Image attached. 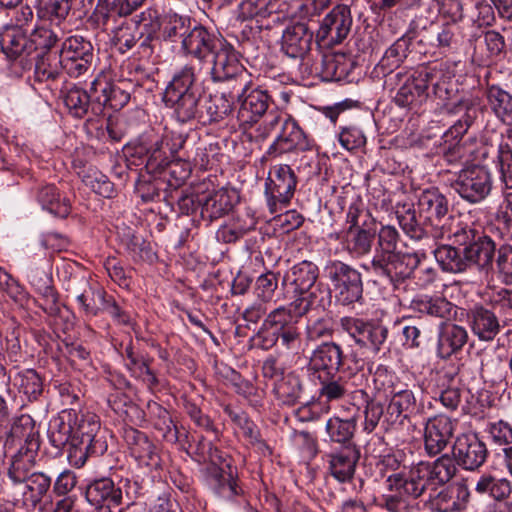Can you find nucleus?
<instances>
[{
	"label": "nucleus",
	"mask_w": 512,
	"mask_h": 512,
	"mask_svg": "<svg viewBox=\"0 0 512 512\" xmlns=\"http://www.w3.org/2000/svg\"><path fill=\"white\" fill-rule=\"evenodd\" d=\"M196 78V66L187 64L174 74L164 92L165 105L182 123L200 119L202 94L195 86Z\"/></svg>",
	"instance_id": "obj_1"
},
{
	"label": "nucleus",
	"mask_w": 512,
	"mask_h": 512,
	"mask_svg": "<svg viewBox=\"0 0 512 512\" xmlns=\"http://www.w3.org/2000/svg\"><path fill=\"white\" fill-rule=\"evenodd\" d=\"M420 217L435 240L449 239L463 223L449 213V201L437 188L422 191L418 198Z\"/></svg>",
	"instance_id": "obj_2"
},
{
	"label": "nucleus",
	"mask_w": 512,
	"mask_h": 512,
	"mask_svg": "<svg viewBox=\"0 0 512 512\" xmlns=\"http://www.w3.org/2000/svg\"><path fill=\"white\" fill-rule=\"evenodd\" d=\"M69 422L72 423L73 436L69 459L78 468L85 465L89 456L102 453L103 445L96 438L100 430L99 417L94 413L69 412Z\"/></svg>",
	"instance_id": "obj_3"
},
{
	"label": "nucleus",
	"mask_w": 512,
	"mask_h": 512,
	"mask_svg": "<svg viewBox=\"0 0 512 512\" xmlns=\"http://www.w3.org/2000/svg\"><path fill=\"white\" fill-rule=\"evenodd\" d=\"M455 228L453 235L448 240H451L453 245L464 247L469 269L475 267L486 273L491 271L496 252L495 242L468 224L463 223Z\"/></svg>",
	"instance_id": "obj_4"
},
{
	"label": "nucleus",
	"mask_w": 512,
	"mask_h": 512,
	"mask_svg": "<svg viewBox=\"0 0 512 512\" xmlns=\"http://www.w3.org/2000/svg\"><path fill=\"white\" fill-rule=\"evenodd\" d=\"M272 331L274 339L268 340L263 337V345L269 347L279 343L287 350L298 351L301 347V331L297 321L293 320L291 310L279 307L271 311L262 323L257 336L260 338L265 332Z\"/></svg>",
	"instance_id": "obj_5"
},
{
	"label": "nucleus",
	"mask_w": 512,
	"mask_h": 512,
	"mask_svg": "<svg viewBox=\"0 0 512 512\" xmlns=\"http://www.w3.org/2000/svg\"><path fill=\"white\" fill-rule=\"evenodd\" d=\"M202 72L209 75L213 82L231 81L232 85H236L239 79L247 81L248 78L234 47L225 40L204 64L196 66V76Z\"/></svg>",
	"instance_id": "obj_6"
},
{
	"label": "nucleus",
	"mask_w": 512,
	"mask_h": 512,
	"mask_svg": "<svg viewBox=\"0 0 512 512\" xmlns=\"http://www.w3.org/2000/svg\"><path fill=\"white\" fill-rule=\"evenodd\" d=\"M434 75L428 68H421L408 75L401 72L387 73L384 86L394 90L399 86L395 95V103L398 106L406 107L414 103H421L429 95V78Z\"/></svg>",
	"instance_id": "obj_7"
},
{
	"label": "nucleus",
	"mask_w": 512,
	"mask_h": 512,
	"mask_svg": "<svg viewBox=\"0 0 512 512\" xmlns=\"http://www.w3.org/2000/svg\"><path fill=\"white\" fill-rule=\"evenodd\" d=\"M450 186L463 200L477 204L490 194L493 178L486 167L472 165L461 169Z\"/></svg>",
	"instance_id": "obj_8"
},
{
	"label": "nucleus",
	"mask_w": 512,
	"mask_h": 512,
	"mask_svg": "<svg viewBox=\"0 0 512 512\" xmlns=\"http://www.w3.org/2000/svg\"><path fill=\"white\" fill-rule=\"evenodd\" d=\"M418 264L415 255L395 253H375L367 270L387 278L395 288L404 283L413 274Z\"/></svg>",
	"instance_id": "obj_9"
},
{
	"label": "nucleus",
	"mask_w": 512,
	"mask_h": 512,
	"mask_svg": "<svg viewBox=\"0 0 512 512\" xmlns=\"http://www.w3.org/2000/svg\"><path fill=\"white\" fill-rule=\"evenodd\" d=\"M327 271L339 303L350 305L362 299L361 274L355 268L341 261H333L327 266Z\"/></svg>",
	"instance_id": "obj_10"
},
{
	"label": "nucleus",
	"mask_w": 512,
	"mask_h": 512,
	"mask_svg": "<svg viewBox=\"0 0 512 512\" xmlns=\"http://www.w3.org/2000/svg\"><path fill=\"white\" fill-rule=\"evenodd\" d=\"M341 328L355 343L372 353H378L388 337V328L374 320L345 316L340 319Z\"/></svg>",
	"instance_id": "obj_11"
},
{
	"label": "nucleus",
	"mask_w": 512,
	"mask_h": 512,
	"mask_svg": "<svg viewBox=\"0 0 512 512\" xmlns=\"http://www.w3.org/2000/svg\"><path fill=\"white\" fill-rule=\"evenodd\" d=\"M386 483L391 492L404 494L413 499L421 497L428 489L433 490L428 462L423 461L411 466L406 473L399 472L389 475Z\"/></svg>",
	"instance_id": "obj_12"
},
{
	"label": "nucleus",
	"mask_w": 512,
	"mask_h": 512,
	"mask_svg": "<svg viewBox=\"0 0 512 512\" xmlns=\"http://www.w3.org/2000/svg\"><path fill=\"white\" fill-rule=\"evenodd\" d=\"M296 176L289 165H276L270 171L265 184V194L271 213L278 211V206H286L296 189Z\"/></svg>",
	"instance_id": "obj_13"
},
{
	"label": "nucleus",
	"mask_w": 512,
	"mask_h": 512,
	"mask_svg": "<svg viewBox=\"0 0 512 512\" xmlns=\"http://www.w3.org/2000/svg\"><path fill=\"white\" fill-rule=\"evenodd\" d=\"M352 23L350 8L337 5L323 18L316 34L317 41L326 46L342 43L349 35Z\"/></svg>",
	"instance_id": "obj_14"
},
{
	"label": "nucleus",
	"mask_w": 512,
	"mask_h": 512,
	"mask_svg": "<svg viewBox=\"0 0 512 512\" xmlns=\"http://www.w3.org/2000/svg\"><path fill=\"white\" fill-rule=\"evenodd\" d=\"M64 70L72 77L85 73L93 60V46L90 41L79 35L70 36L59 52Z\"/></svg>",
	"instance_id": "obj_15"
},
{
	"label": "nucleus",
	"mask_w": 512,
	"mask_h": 512,
	"mask_svg": "<svg viewBox=\"0 0 512 512\" xmlns=\"http://www.w3.org/2000/svg\"><path fill=\"white\" fill-rule=\"evenodd\" d=\"M312 146V141L304 133L297 121L291 116H285L282 121V128L269 146L267 154L277 157L293 151L310 150Z\"/></svg>",
	"instance_id": "obj_16"
},
{
	"label": "nucleus",
	"mask_w": 512,
	"mask_h": 512,
	"mask_svg": "<svg viewBox=\"0 0 512 512\" xmlns=\"http://www.w3.org/2000/svg\"><path fill=\"white\" fill-rule=\"evenodd\" d=\"M458 420L439 414L429 418L424 428V449L433 457L440 454L450 443Z\"/></svg>",
	"instance_id": "obj_17"
},
{
	"label": "nucleus",
	"mask_w": 512,
	"mask_h": 512,
	"mask_svg": "<svg viewBox=\"0 0 512 512\" xmlns=\"http://www.w3.org/2000/svg\"><path fill=\"white\" fill-rule=\"evenodd\" d=\"M28 280L35 292L44 300V304L41 305L43 311L49 316H58L61 308L58 303V293L53 286L49 260L45 259L40 267H30Z\"/></svg>",
	"instance_id": "obj_18"
},
{
	"label": "nucleus",
	"mask_w": 512,
	"mask_h": 512,
	"mask_svg": "<svg viewBox=\"0 0 512 512\" xmlns=\"http://www.w3.org/2000/svg\"><path fill=\"white\" fill-rule=\"evenodd\" d=\"M488 451L486 445L473 433L459 435L453 445V456L456 463L466 470H476L486 461Z\"/></svg>",
	"instance_id": "obj_19"
},
{
	"label": "nucleus",
	"mask_w": 512,
	"mask_h": 512,
	"mask_svg": "<svg viewBox=\"0 0 512 512\" xmlns=\"http://www.w3.org/2000/svg\"><path fill=\"white\" fill-rule=\"evenodd\" d=\"M223 39L216 37L203 26H194L189 35L182 42L181 49L186 56L195 59L200 67L204 64Z\"/></svg>",
	"instance_id": "obj_20"
},
{
	"label": "nucleus",
	"mask_w": 512,
	"mask_h": 512,
	"mask_svg": "<svg viewBox=\"0 0 512 512\" xmlns=\"http://www.w3.org/2000/svg\"><path fill=\"white\" fill-rule=\"evenodd\" d=\"M343 365V351L335 342H324L313 350L307 370L312 378L338 373Z\"/></svg>",
	"instance_id": "obj_21"
},
{
	"label": "nucleus",
	"mask_w": 512,
	"mask_h": 512,
	"mask_svg": "<svg viewBox=\"0 0 512 512\" xmlns=\"http://www.w3.org/2000/svg\"><path fill=\"white\" fill-rule=\"evenodd\" d=\"M238 81L236 85L231 86L229 91L209 97V100L204 106V110L201 109V121L204 123L219 122L232 113L236 97H240V91L247 86V81H243L242 79Z\"/></svg>",
	"instance_id": "obj_22"
},
{
	"label": "nucleus",
	"mask_w": 512,
	"mask_h": 512,
	"mask_svg": "<svg viewBox=\"0 0 512 512\" xmlns=\"http://www.w3.org/2000/svg\"><path fill=\"white\" fill-rule=\"evenodd\" d=\"M51 486V478L42 472H34L15 491L8 494L14 505L21 504L27 508H35L43 499Z\"/></svg>",
	"instance_id": "obj_23"
},
{
	"label": "nucleus",
	"mask_w": 512,
	"mask_h": 512,
	"mask_svg": "<svg viewBox=\"0 0 512 512\" xmlns=\"http://www.w3.org/2000/svg\"><path fill=\"white\" fill-rule=\"evenodd\" d=\"M467 322L472 333L484 342L493 341L502 328L496 313L482 304H476L468 310Z\"/></svg>",
	"instance_id": "obj_24"
},
{
	"label": "nucleus",
	"mask_w": 512,
	"mask_h": 512,
	"mask_svg": "<svg viewBox=\"0 0 512 512\" xmlns=\"http://www.w3.org/2000/svg\"><path fill=\"white\" fill-rule=\"evenodd\" d=\"M184 144L185 139L181 134H165L146 150L147 166L164 168L170 163V159H180L178 153Z\"/></svg>",
	"instance_id": "obj_25"
},
{
	"label": "nucleus",
	"mask_w": 512,
	"mask_h": 512,
	"mask_svg": "<svg viewBox=\"0 0 512 512\" xmlns=\"http://www.w3.org/2000/svg\"><path fill=\"white\" fill-rule=\"evenodd\" d=\"M247 80V86L240 91L241 96L236 97L240 103L239 117L245 122H255L268 110L271 98L267 91L259 88H251Z\"/></svg>",
	"instance_id": "obj_26"
},
{
	"label": "nucleus",
	"mask_w": 512,
	"mask_h": 512,
	"mask_svg": "<svg viewBox=\"0 0 512 512\" xmlns=\"http://www.w3.org/2000/svg\"><path fill=\"white\" fill-rule=\"evenodd\" d=\"M234 197V192L226 188L198 195L197 203L201 207V217L211 222L225 216L233 208Z\"/></svg>",
	"instance_id": "obj_27"
},
{
	"label": "nucleus",
	"mask_w": 512,
	"mask_h": 512,
	"mask_svg": "<svg viewBox=\"0 0 512 512\" xmlns=\"http://www.w3.org/2000/svg\"><path fill=\"white\" fill-rule=\"evenodd\" d=\"M330 474L339 482L350 481L355 473L360 452L354 445H346L326 455Z\"/></svg>",
	"instance_id": "obj_28"
},
{
	"label": "nucleus",
	"mask_w": 512,
	"mask_h": 512,
	"mask_svg": "<svg viewBox=\"0 0 512 512\" xmlns=\"http://www.w3.org/2000/svg\"><path fill=\"white\" fill-rule=\"evenodd\" d=\"M313 32L305 23L288 26L282 35L281 49L290 58H303L311 49Z\"/></svg>",
	"instance_id": "obj_29"
},
{
	"label": "nucleus",
	"mask_w": 512,
	"mask_h": 512,
	"mask_svg": "<svg viewBox=\"0 0 512 512\" xmlns=\"http://www.w3.org/2000/svg\"><path fill=\"white\" fill-rule=\"evenodd\" d=\"M469 497L468 487L463 483H455L440 491L431 499L430 505L437 512L460 511L466 507Z\"/></svg>",
	"instance_id": "obj_30"
},
{
	"label": "nucleus",
	"mask_w": 512,
	"mask_h": 512,
	"mask_svg": "<svg viewBox=\"0 0 512 512\" xmlns=\"http://www.w3.org/2000/svg\"><path fill=\"white\" fill-rule=\"evenodd\" d=\"M467 330L452 322H442L438 334V351L441 357H449L467 343Z\"/></svg>",
	"instance_id": "obj_31"
},
{
	"label": "nucleus",
	"mask_w": 512,
	"mask_h": 512,
	"mask_svg": "<svg viewBox=\"0 0 512 512\" xmlns=\"http://www.w3.org/2000/svg\"><path fill=\"white\" fill-rule=\"evenodd\" d=\"M318 267L310 261H302L294 265L286 279L294 286V292L298 295L309 294L315 296L313 290L318 278Z\"/></svg>",
	"instance_id": "obj_32"
},
{
	"label": "nucleus",
	"mask_w": 512,
	"mask_h": 512,
	"mask_svg": "<svg viewBox=\"0 0 512 512\" xmlns=\"http://www.w3.org/2000/svg\"><path fill=\"white\" fill-rule=\"evenodd\" d=\"M125 441L130 449L131 455L144 465L157 463V452L155 445L149 440L146 434L129 428L125 430Z\"/></svg>",
	"instance_id": "obj_33"
},
{
	"label": "nucleus",
	"mask_w": 512,
	"mask_h": 512,
	"mask_svg": "<svg viewBox=\"0 0 512 512\" xmlns=\"http://www.w3.org/2000/svg\"><path fill=\"white\" fill-rule=\"evenodd\" d=\"M37 453L38 451L20 447L18 452L13 456L8 469V477L12 481L13 486L9 489L8 494L11 491H15L31 476Z\"/></svg>",
	"instance_id": "obj_34"
},
{
	"label": "nucleus",
	"mask_w": 512,
	"mask_h": 512,
	"mask_svg": "<svg viewBox=\"0 0 512 512\" xmlns=\"http://www.w3.org/2000/svg\"><path fill=\"white\" fill-rule=\"evenodd\" d=\"M416 408V398L411 390L392 391L383 422L388 424L402 423Z\"/></svg>",
	"instance_id": "obj_35"
},
{
	"label": "nucleus",
	"mask_w": 512,
	"mask_h": 512,
	"mask_svg": "<svg viewBox=\"0 0 512 512\" xmlns=\"http://www.w3.org/2000/svg\"><path fill=\"white\" fill-rule=\"evenodd\" d=\"M8 438L13 441H23L21 447L38 451L40 448L39 431L35 426V421L29 415H21L15 419L10 429Z\"/></svg>",
	"instance_id": "obj_36"
},
{
	"label": "nucleus",
	"mask_w": 512,
	"mask_h": 512,
	"mask_svg": "<svg viewBox=\"0 0 512 512\" xmlns=\"http://www.w3.org/2000/svg\"><path fill=\"white\" fill-rule=\"evenodd\" d=\"M412 308L419 313L432 317L449 319L455 305L444 297L424 295L413 299Z\"/></svg>",
	"instance_id": "obj_37"
},
{
	"label": "nucleus",
	"mask_w": 512,
	"mask_h": 512,
	"mask_svg": "<svg viewBox=\"0 0 512 512\" xmlns=\"http://www.w3.org/2000/svg\"><path fill=\"white\" fill-rule=\"evenodd\" d=\"M0 44L2 51L9 58L28 56L32 53L29 38L21 27L7 29L1 36Z\"/></svg>",
	"instance_id": "obj_38"
},
{
	"label": "nucleus",
	"mask_w": 512,
	"mask_h": 512,
	"mask_svg": "<svg viewBox=\"0 0 512 512\" xmlns=\"http://www.w3.org/2000/svg\"><path fill=\"white\" fill-rule=\"evenodd\" d=\"M488 106L505 124L512 125V95L499 86H490L486 92Z\"/></svg>",
	"instance_id": "obj_39"
},
{
	"label": "nucleus",
	"mask_w": 512,
	"mask_h": 512,
	"mask_svg": "<svg viewBox=\"0 0 512 512\" xmlns=\"http://www.w3.org/2000/svg\"><path fill=\"white\" fill-rule=\"evenodd\" d=\"M274 392L284 405L296 404L303 394V384L299 375L290 372L283 375L275 384Z\"/></svg>",
	"instance_id": "obj_40"
},
{
	"label": "nucleus",
	"mask_w": 512,
	"mask_h": 512,
	"mask_svg": "<svg viewBox=\"0 0 512 512\" xmlns=\"http://www.w3.org/2000/svg\"><path fill=\"white\" fill-rule=\"evenodd\" d=\"M446 110L450 114H462L450 128L449 133L454 138H461L473 123L477 110L468 100H458L455 103H447Z\"/></svg>",
	"instance_id": "obj_41"
},
{
	"label": "nucleus",
	"mask_w": 512,
	"mask_h": 512,
	"mask_svg": "<svg viewBox=\"0 0 512 512\" xmlns=\"http://www.w3.org/2000/svg\"><path fill=\"white\" fill-rule=\"evenodd\" d=\"M434 255L446 272L461 273L469 269L464 248L460 251L452 245H442L435 249Z\"/></svg>",
	"instance_id": "obj_42"
},
{
	"label": "nucleus",
	"mask_w": 512,
	"mask_h": 512,
	"mask_svg": "<svg viewBox=\"0 0 512 512\" xmlns=\"http://www.w3.org/2000/svg\"><path fill=\"white\" fill-rule=\"evenodd\" d=\"M114 41L120 53L131 50L143 37V29L136 20H125L113 28Z\"/></svg>",
	"instance_id": "obj_43"
},
{
	"label": "nucleus",
	"mask_w": 512,
	"mask_h": 512,
	"mask_svg": "<svg viewBox=\"0 0 512 512\" xmlns=\"http://www.w3.org/2000/svg\"><path fill=\"white\" fill-rule=\"evenodd\" d=\"M398 223L402 230L412 239L420 240L430 237L429 228L425 223H419L416 217V210L412 205H403L396 211Z\"/></svg>",
	"instance_id": "obj_44"
},
{
	"label": "nucleus",
	"mask_w": 512,
	"mask_h": 512,
	"mask_svg": "<svg viewBox=\"0 0 512 512\" xmlns=\"http://www.w3.org/2000/svg\"><path fill=\"white\" fill-rule=\"evenodd\" d=\"M38 201L43 209L58 217H66L70 213V202L67 198H61L54 185H47L40 189Z\"/></svg>",
	"instance_id": "obj_45"
},
{
	"label": "nucleus",
	"mask_w": 512,
	"mask_h": 512,
	"mask_svg": "<svg viewBox=\"0 0 512 512\" xmlns=\"http://www.w3.org/2000/svg\"><path fill=\"white\" fill-rule=\"evenodd\" d=\"M315 379L320 384L319 397L324 398L327 402L340 400L348 393V382L337 373L323 374Z\"/></svg>",
	"instance_id": "obj_46"
},
{
	"label": "nucleus",
	"mask_w": 512,
	"mask_h": 512,
	"mask_svg": "<svg viewBox=\"0 0 512 512\" xmlns=\"http://www.w3.org/2000/svg\"><path fill=\"white\" fill-rule=\"evenodd\" d=\"M374 237L375 231L369 227L347 229L346 247L356 255H364L371 250Z\"/></svg>",
	"instance_id": "obj_47"
},
{
	"label": "nucleus",
	"mask_w": 512,
	"mask_h": 512,
	"mask_svg": "<svg viewBox=\"0 0 512 512\" xmlns=\"http://www.w3.org/2000/svg\"><path fill=\"white\" fill-rule=\"evenodd\" d=\"M455 460L448 455H442L434 462H428V471L430 480L433 483V490L438 486L449 482L456 474L457 468Z\"/></svg>",
	"instance_id": "obj_48"
},
{
	"label": "nucleus",
	"mask_w": 512,
	"mask_h": 512,
	"mask_svg": "<svg viewBox=\"0 0 512 512\" xmlns=\"http://www.w3.org/2000/svg\"><path fill=\"white\" fill-rule=\"evenodd\" d=\"M64 104L70 114L76 118H83L88 113L92 114V104L88 92L79 87L75 86L67 91Z\"/></svg>",
	"instance_id": "obj_49"
},
{
	"label": "nucleus",
	"mask_w": 512,
	"mask_h": 512,
	"mask_svg": "<svg viewBox=\"0 0 512 512\" xmlns=\"http://www.w3.org/2000/svg\"><path fill=\"white\" fill-rule=\"evenodd\" d=\"M110 81L104 75H98L90 85L88 92L92 104V115L103 113L109 101Z\"/></svg>",
	"instance_id": "obj_50"
},
{
	"label": "nucleus",
	"mask_w": 512,
	"mask_h": 512,
	"mask_svg": "<svg viewBox=\"0 0 512 512\" xmlns=\"http://www.w3.org/2000/svg\"><path fill=\"white\" fill-rule=\"evenodd\" d=\"M407 51L408 40L405 38H399L386 50L378 64V68L382 70L384 75L392 73L393 68L398 67L399 64L407 57Z\"/></svg>",
	"instance_id": "obj_51"
},
{
	"label": "nucleus",
	"mask_w": 512,
	"mask_h": 512,
	"mask_svg": "<svg viewBox=\"0 0 512 512\" xmlns=\"http://www.w3.org/2000/svg\"><path fill=\"white\" fill-rule=\"evenodd\" d=\"M64 70L60 54L43 52L37 56L35 71L43 79H54Z\"/></svg>",
	"instance_id": "obj_52"
},
{
	"label": "nucleus",
	"mask_w": 512,
	"mask_h": 512,
	"mask_svg": "<svg viewBox=\"0 0 512 512\" xmlns=\"http://www.w3.org/2000/svg\"><path fill=\"white\" fill-rule=\"evenodd\" d=\"M356 428L355 419H340L338 417L330 418L326 423V431L333 442L346 443L354 435Z\"/></svg>",
	"instance_id": "obj_53"
},
{
	"label": "nucleus",
	"mask_w": 512,
	"mask_h": 512,
	"mask_svg": "<svg viewBox=\"0 0 512 512\" xmlns=\"http://www.w3.org/2000/svg\"><path fill=\"white\" fill-rule=\"evenodd\" d=\"M59 40L58 32L54 29L45 25L36 26L35 29L30 33L29 41L31 52L42 51L50 52V49Z\"/></svg>",
	"instance_id": "obj_54"
},
{
	"label": "nucleus",
	"mask_w": 512,
	"mask_h": 512,
	"mask_svg": "<svg viewBox=\"0 0 512 512\" xmlns=\"http://www.w3.org/2000/svg\"><path fill=\"white\" fill-rule=\"evenodd\" d=\"M356 395H359L366 403L364 410V430L367 433H371L375 430L381 418L383 416L385 417L383 405L374 399H369L364 390L356 391Z\"/></svg>",
	"instance_id": "obj_55"
},
{
	"label": "nucleus",
	"mask_w": 512,
	"mask_h": 512,
	"mask_svg": "<svg viewBox=\"0 0 512 512\" xmlns=\"http://www.w3.org/2000/svg\"><path fill=\"white\" fill-rule=\"evenodd\" d=\"M151 362V358L141 354L136 358L131 357V361L126 362V366L134 376L141 378L149 387H154L158 384V380L150 369Z\"/></svg>",
	"instance_id": "obj_56"
},
{
	"label": "nucleus",
	"mask_w": 512,
	"mask_h": 512,
	"mask_svg": "<svg viewBox=\"0 0 512 512\" xmlns=\"http://www.w3.org/2000/svg\"><path fill=\"white\" fill-rule=\"evenodd\" d=\"M73 0H40V13L51 21L56 20L60 24L66 19L72 9Z\"/></svg>",
	"instance_id": "obj_57"
},
{
	"label": "nucleus",
	"mask_w": 512,
	"mask_h": 512,
	"mask_svg": "<svg viewBox=\"0 0 512 512\" xmlns=\"http://www.w3.org/2000/svg\"><path fill=\"white\" fill-rule=\"evenodd\" d=\"M83 182L98 195L110 198L114 193V185L108 177L96 170H89L83 176Z\"/></svg>",
	"instance_id": "obj_58"
},
{
	"label": "nucleus",
	"mask_w": 512,
	"mask_h": 512,
	"mask_svg": "<svg viewBox=\"0 0 512 512\" xmlns=\"http://www.w3.org/2000/svg\"><path fill=\"white\" fill-rule=\"evenodd\" d=\"M191 30L192 28L188 19L174 15L165 23L163 34L172 42L180 40L182 43L186 35L190 34Z\"/></svg>",
	"instance_id": "obj_59"
},
{
	"label": "nucleus",
	"mask_w": 512,
	"mask_h": 512,
	"mask_svg": "<svg viewBox=\"0 0 512 512\" xmlns=\"http://www.w3.org/2000/svg\"><path fill=\"white\" fill-rule=\"evenodd\" d=\"M196 456L198 462H209L215 466L225 465L230 468V464L226 463L223 453L214 447L210 441L200 439L196 447Z\"/></svg>",
	"instance_id": "obj_60"
},
{
	"label": "nucleus",
	"mask_w": 512,
	"mask_h": 512,
	"mask_svg": "<svg viewBox=\"0 0 512 512\" xmlns=\"http://www.w3.org/2000/svg\"><path fill=\"white\" fill-rule=\"evenodd\" d=\"M19 388L29 400H36L42 393L43 384L36 371L28 369L19 374Z\"/></svg>",
	"instance_id": "obj_61"
},
{
	"label": "nucleus",
	"mask_w": 512,
	"mask_h": 512,
	"mask_svg": "<svg viewBox=\"0 0 512 512\" xmlns=\"http://www.w3.org/2000/svg\"><path fill=\"white\" fill-rule=\"evenodd\" d=\"M434 76L429 78V85H432L433 94L442 101L449 100L453 93V84L450 77L442 70L428 68Z\"/></svg>",
	"instance_id": "obj_62"
},
{
	"label": "nucleus",
	"mask_w": 512,
	"mask_h": 512,
	"mask_svg": "<svg viewBox=\"0 0 512 512\" xmlns=\"http://www.w3.org/2000/svg\"><path fill=\"white\" fill-rule=\"evenodd\" d=\"M48 436L51 444L55 448L64 447L69 440H72L73 428L72 423H65L62 419H56L50 424Z\"/></svg>",
	"instance_id": "obj_63"
},
{
	"label": "nucleus",
	"mask_w": 512,
	"mask_h": 512,
	"mask_svg": "<svg viewBox=\"0 0 512 512\" xmlns=\"http://www.w3.org/2000/svg\"><path fill=\"white\" fill-rule=\"evenodd\" d=\"M497 163L502 182L507 188H512V148L508 143L499 144Z\"/></svg>",
	"instance_id": "obj_64"
}]
</instances>
